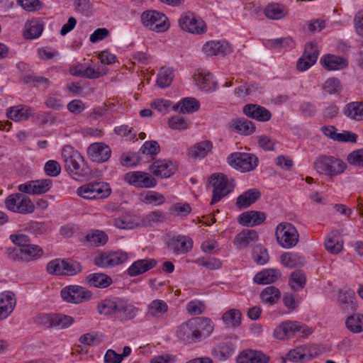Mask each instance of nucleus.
<instances>
[{
  "label": "nucleus",
  "mask_w": 363,
  "mask_h": 363,
  "mask_svg": "<svg viewBox=\"0 0 363 363\" xmlns=\"http://www.w3.org/2000/svg\"><path fill=\"white\" fill-rule=\"evenodd\" d=\"M299 322L288 320L279 325L274 332V335L277 339L283 340L286 337L290 338L297 333Z\"/></svg>",
  "instance_id": "nucleus-30"
},
{
  "label": "nucleus",
  "mask_w": 363,
  "mask_h": 363,
  "mask_svg": "<svg viewBox=\"0 0 363 363\" xmlns=\"http://www.w3.org/2000/svg\"><path fill=\"white\" fill-rule=\"evenodd\" d=\"M209 185L213 188L212 199L210 203L213 205L220 201L233 191L234 185L224 174L214 173L208 179Z\"/></svg>",
  "instance_id": "nucleus-3"
},
{
  "label": "nucleus",
  "mask_w": 363,
  "mask_h": 363,
  "mask_svg": "<svg viewBox=\"0 0 363 363\" xmlns=\"http://www.w3.org/2000/svg\"><path fill=\"white\" fill-rule=\"evenodd\" d=\"M261 196V192L257 189H250L240 194L236 199L235 205L239 209L248 208Z\"/></svg>",
  "instance_id": "nucleus-28"
},
{
  "label": "nucleus",
  "mask_w": 363,
  "mask_h": 363,
  "mask_svg": "<svg viewBox=\"0 0 363 363\" xmlns=\"http://www.w3.org/2000/svg\"><path fill=\"white\" fill-rule=\"evenodd\" d=\"M213 330L211 319L204 317H196L182 324L177 332V337L188 343L201 341L208 337Z\"/></svg>",
  "instance_id": "nucleus-1"
},
{
  "label": "nucleus",
  "mask_w": 363,
  "mask_h": 363,
  "mask_svg": "<svg viewBox=\"0 0 363 363\" xmlns=\"http://www.w3.org/2000/svg\"><path fill=\"white\" fill-rule=\"evenodd\" d=\"M165 220L164 213L160 211H153L142 218V224L145 227H152L156 224L162 223Z\"/></svg>",
  "instance_id": "nucleus-47"
},
{
  "label": "nucleus",
  "mask_w": 363,
  "mask_h": 363,
  "mask_svg": "<svg viewBox=\"0 0 363 363\" xmlns=\"http://www.w3.org/2000/svg\"><path fill=\"white\" fill-rule=\"evenodd\" d=\"M167 246L175 255H184L191 250L193 240L189 236L174 235L169 239Z\"/></svg>",
  "instance_id": "nucleus-18"
},
{
  "label": "nucleus",
  "mask_w": 363,
  "mask_h": 363,
  "mask_svg": "<svg viewBox=\"0 0 363 363\" xmlns=\"http://www.w3.org/2000/svg\"><path fill=\"white\" fill-rule=\"evenodd\" d=\"M73 323L74 318L69 315L62 313H53L52 328L65 329L71 326Z\"/></svg>",
  "instance_id": "nucleus-51"
},
{
  "label": "nucleus",
  "mask_w": 363,
  "mask_h": 363,
  "mask_svg": "<svg viewBox=\"0 0 363 363\" xmlns=\"http://www.w3.org/2000/svg\"><path fill=\"white\" fill-rule=\"evenodd\" d=\"M347 329L354 333H359L363 331V315L354 313L349 316L345 322Z\"/></svg>",
  "instance_id": "nucleus-45"
},
{
  "label": "nucleus",
  "mask_w": 363,
  "mask_h": 363,
  "mask_svg": "<svg viewBox=\"0 0 363 363\" xmlns=\"http://www.w3.org/2000/svg\"><path fill=\"white\" fill-rule=\"evenodd\" d=\"M252 259L257 264H264L269 260L267 250L261 245H257L252 250Z\"/></svg>",
  "instance_id": "nucleus-54"
},
{
  "label": "nucleus",
  "mask_w": 363,
  "mask_h": 363,
  "mask_svg": "<svg viewBox=\"0 0 363 363\" xmlns=\"http://www.w3.org/2000/svg\"><path fill=\"white\" fill-rule=\"evenodd\" d=\"M168 304L162 299L152 300L146 307L145 318L148 320L161 319L168 311Z\"/></svg>",
  "instance_id": "nucleus-21"
},
{
  "label": "nucleus",
  "mask_w": 363,
  "mask_h": 363,
  "mask_svg": "<svg viewBox=\"0 0 363 363\" xmlns=\"http://www.w3.org/2000/svg\"><path fill=\"white\" fill-rule=\"evenodd\" d=\"M190 122L184 117L177 115L171 117L168 121L169 128L174 130H183L189 128Z\"/></svg>",
  "instance_id": "nucleus-60"
},
{
  "label": "nucleus",
  "mask_w": 363,
  "mask_h": 363,
  "mask_svg": "<svg viewBox=\"0 0 363 363\" xmlns=\"http://www.w3.org/2000/svg\"><path fill=\"white\" fill-rule=\"evenodd\" d=\"M150 171L156 177L169 178L177 171V164L171 160H156L150 166Z\"/></svg>",
  "instance_id": "nucleus-17"
},
{
  "label": "nucleus",
  "mask_w": 363,
  "mask_h": 363,
  "mask_svg": "<svg viewBox=\"0 0 363 363\" xmlns=\"http://www.w3.org/2000/svg\"><path fill=\"white\" fill-rule=\"evenodd\" d=\"M243 113L247 117L260 122H267L272 118L271 112L258 104H249L244 106Z\"/></svg>",
  "instance_id": "nucleus-20"
},
{
  "label": "nucleus",
  "mask_w": 363,
  "mask_h": 363,
  "mask_svg": "<svg viewBox=\"0 0 363 363\" xmlns=\"http://www.w3.org/2000/svg\"><path fill=\"white\" fill-rule=\"evenodd\" d=\"M320 130L326 137L335 142L356 143L357 141V134L345 130L338 133L337 128L334 125H324Z\"/></svg>",
  "instance_id": "nucleus-14"
},
{
  "label": "nucleus",
  "mask_w": 363,
  "mask_h": 363,
  "mask_svg": "<svg viewBox=\"0 0 363 363\" xmlns=\"http://www.w3.org/2000/svg\"><path fill=\"white\" fill-rule=\"evenodd\" d=\"M276 237L278 243L286 249L296 246L299 239L296 228L289 223H281L277 226Z\"/></svg>",
  "instance_id": "nucleus-6"
},
{
  "label": "nucleus",
  "mask_w": 363,
  "mask_h": 363,
  "mask_svg": "<svg viewBox=\"0 0 363 363\" xmlns=\"http://www.w3.org/2000/svg\"><path fill=\"white\" fill-rule=\"evenodd\" d=\"M104 340V335L101 333H86L82 335L79 342L82 344L94 346L100 344Z\"/></svg>",
  "instance_id": "nucleus-61"
},
{
  "label": "nucleus",
  "mask_w": 363,
  "mask_h": 363,
  "mask_svg": "<svg viewBox=\"0 0 363 363\" xmlns=\"http://www.w3.org/2000/svg\"><path fill=\"white\" fill-rule=\"evenodd\" d=\"M123 180L128 184L136 188L150 189L156 186L157 180L149 173L141 171H133L125 173Z\"/></svg>",
  "instance_id": "nucleus-11"
},
{
  "label": "nucleus",
  "mask_w": 363,
  "mask_h": 363,
  "mask_svg": "<svg viewBox=\"0 0 363 363\" xmlns=\"http://www.w3.org/2000/svg\"><path fill=\"white\" fill-rule=\"evenodd\" d=\"M320 62L329 71L342 69L348 66V61L345 58L330 54L324 55Z\"/></svg>",
  "instance_id": "nucleus-26"
},
{
  "label": "nucleus",
  "mask_w": 363,
  "mask_h": 363,
  "mask_svg": "<svg viewBox=\"0 0 363 363\" xmlns=\"http://www.w3.org/2000/svg\"><path fill=\"white\" fill-rule=\"evenodd\" d=\"M139 311V308L128 303V301L124 299L118 320L123 323L131 320L138 315Z\"/></svg>",
  "instance_id": "nucleus-42"
},
{
  "label": "nucleus",
  "mask_w": 363,
  "mask_h": 363,
  "mask_svg": "<svg viewBox=\"0 0 363 363\" xmlns=\"http://www.w3.org/2000/svg\"><path fill=\"white\" fill-rule=\"evenodd\" d=\"M354 294L352 291H340L338 295V304L342 311L352 312L357 309Z\"/></svg>",
  "instance_id": "nucleus-35"
},
{
  "label": "nucleus",
  "mask_w": 363,
  "mask_h": 363,
  "mask_svg": "<svg viewBox=\"0 0 363 363\" xmlns=\"http://www.w3.org/2000/svg\"><path fill=\"white\" fill-rule=\"evenodd\" d=\"M140 198L143 203L147 204H153L155 206H160L165 202V197L164 195L154 191L144 192L140 194Z\"/></svg>",
  "instance_id": "nucleus-46"
},
{
  "label": "nucleus",
  "mask_w": 363,
  "mask_h": 363,
  "mask_svg": "<svg viewBox=\"0 0 363 363\" xmlns=\"http://www.w3.org/2000/svg\"><path fill=\"white\" fill-rule=\"evenodd\" d=\"M62 157L65 162V170L72 174L75 179L89 174L90 171L84 164L81 154L70 145H65L62 150Z\"/></svg>",
  "instance_id": "nucleus-2"
},
{
  "label": "nucleus",
  "mask_w": 363,
  "mask_h": 363,
  "mask_svg": "<svg viewBox=\"0 0 363 363\" xmlns=\"http://www.w3.org/2000/svg\"><path fill=\"white\" fill-rule=\"evenodd\" d=\"M160 150V145L155 140L145 142L140 149L141 153L147 155H156L159 153Z\"/></svg>",
  "instance_id": "nucleus-62"
},
{
  "label": "nucleus",
  "mask_w": 363,
  "mask_h": 363,
  "mask_svg": "<svg viewBox=\"0 0 363 363\" xmlns=\"http://www.w3.org/2000/svg\"><path fill=\"white\" fill-rule=\"evenodd\" d=\"M258 240V234L255 230L245 229L238 233L234 240L235 245L240 249L246 248Z\"/></svg>",
  "instance_id": "nucleus-33"
},
{
  "label": "nucleus",
  "mask_w": 363,
  "mask_h": 363,
  "mask_svg": "<svg viewBox=\"0 0 363 363\" xmlns=\"http://www.w3.org/2000/svg\"><path fill=\"white\" fill-rule=\"evenodd\" d=\"M230 45L226 41H209L203 46V52L208 56L227 55L232 52Z\"/></svg>",
  "instance_id": "nucleus-22"
},
{
  "label": "nucleus",
  "mask_w": 363,
  "mask_h": 363,
  "mask_svg": "<svg viewBox=\"0 0 363 363\" xmlns=\"http://www.w3.org/2000/svg\"><path fill=\"white\" fill-rule=\"evenodd\" d=\"M8 118L15 121H26L33 116L32 109L29 107H11L6 113Z\"/></svg>",
  "instance_id": "nucleus-41"
},
{
  "label": "nucleus",
  "mask_w": 363,
  "mask_h": 363,
  "mask_svg": "<svg viewBox=\"0 0 363 363\" xmlns=\"http://www.w3.org/2000/svg\"><path fill=\"white\" fill-rule=\"evenodd\" d=\"M340 233L337 230L331 231L325 240V247L330 253L336 255L342 250V245L340 242Z\"/></svg>",
  "instance_id": "nucleus-37"
},
{
  "label": "nucleus",
  "mask_w": 363,
  "mask_h": 363,
  "mask_svg": "<svg viewBox=\"0 0 363 363\" xmlns=\"http://www.w3.org/2000/svg\"><path fill=\"white\" fill-rule=\"evenodd\" d=\"M86 284L94 288L106 289L112 284V278L104 273H91L85 277Z\"/></svg>",
  "instance_id": "nucleus-27"
},
{
  "label": "nucleus",
  "mask_w": 363,
  "mask_h": 363,
  "mask_svg": "<svg viewBox=\"0 0 363 363\" xmlns=\"http://www.w3.org/2000/svg\"><path fill=\"white\" fill-rule=\"evenodd\" d=\"M267 18L272 20H279L286 16V11L284 6L278 3L269 4L264 10Z\"/></svg>",
  "instance_id": "nucleus-40"
},
{
  "label": "nucleus",
  "mask_w": 363,
  "mask_h": 363,
  "mask_svg": "<svg viewBox=\"0 0 363 363\" xmlns=\"http://www.w3.org/2000/svg\"><path fill=\"white\" fill-rule=\"evenodd\" d=\"M174 77V70L169 67H162L157 74V84L160 88L168 87Z\"/></svg>",
  "instance_id": "nucleus-44"
},
{
  "label": "nucleus",
  "mask_w": 363,
  "mask_h": 363,
  "mask_svg": "<svg viewBox=\"0 0 363 363\" xmlns=\"http://www.w3.org/2000/svg\"><path fill=\"white\" fill-rule=\"evenodd\" d=\"M181 28L194 34H202L206 32L205 22L193 13H186L179 19Z\"/></svg>",
  "instance_id": "nucleus-13"
},
{
  "label": "nucleus",
  "mask_w": 363,
  "mask_h": 363,
  "mask_svg": "<svg viewBox=\"0 0 363 363\" xmlns=\"http://www.w3.org/2000/svg\"><path fill=\"white\" fill-rule=\"evenodd\" d=\"M306 284V277L304 273L301 271L294 272L290 278V284L294 290L303 289Z\"/></svg>",
  "instance_id": "nucleus-59"
},
{
  "label": "nucleus",
  "mask_w": 363,
  "mask_h": 363,
  "mask_svg": "<svg viewBox=\"0 0 363 363\" xmlns=\"http://www.w3.org/2000/svg\"><path fill=\"white\" fill-rule=\"evenodd\" d=\"M281 273L276 269H265L257 273L254 281L258 284H269L279 280Z\"/></svg>",
  "instance_id": "nucleus-32"
},
{
  "label": "nucleus",
  "mask_w": 363,
  "mask_h": 363,
  "mask_svg": "<svg viewBox=\"0 0 363 363\" xmlns=\"http://www.w3.org/2000/svg\"><path fill=\"white\" fill-rule=\"evenodd\" d=\"M228 162L231 167L242 172L253 170L258 164L257 157L250 153L235 152L228 157Z\"/></svg>",
  "instance_id": "nucleus-10"
},
{
  "label": "nucleus",
  "mask_w": 363,
  "mask_h": 363,
  "mask_svg": "<svg viewBox=\"0 0 363 363\" xmlns=\"http://www.w3.org/2000/svg\"><path fill=\"white\" fill-rule=\"evenodd\" d=\"M343 114L350 120L361 121L363 120V101H352L342 108Z\"/></svg>",
  "instance_id": "nucleus-31"
},
{
  "label": "nucleus",
  "mask_w": 363,
  "mask_h": 363,
  "mask_svg": "<svg viewBox=\"0 0 363 363\" xmlns=\"http://www.w3.org/2000/svg\"><path fill=\"white\" fill-rule=\"evenodd\" d=\"M82 271L80 262L72 259H65L63 275L74 276Z\"/></svg>",
  "instance_id": "nucleus-56"
},
{
  "label": "nucleus",
  "mask_w": 363,
  "mask_h": 363,
  "mask_svg": "<svg viewBox=\"0 0 363 363\" xmlns=\"http://www.w3.org/2000/svg\"><path fill=\"white\" fill-rule=\"evenodd\" d=\"M87 155L93 162H104L110 158L111 150L104 143H94L88 147Z\"/></svg>",
  "instance_id": "nucleus-19"
},
{
  "label": "nucleus",
  "mask_w": 363,
  "mask_h": 363,
  "mask_svg": "<svg viewBox=\"0 0 363 363\" xmlns=\"http://www.w3.org/2000/svg\"><path fill=\"white\" fill-rule=\"evenodd\" d=\"M318 50L316 45L312 42L307 43L302 56L297 61V69L299 71H306L317 61Z\"/></svg>",
  "instance_id": "nucleus-16"
},
{
  "label": "nucleus",
  "mask_w": 363,
  "mask_h": 363,
  "mask_svg": "<svg viewBox=\"0 0 363 363\" xmlns=\"http://www.w3.org/2000/svg\"><path fill=\"white\" fill-rule=\"evenodd\" d=\"M21 81L24 84L33 83L35 86H42L44 88H47L50 85V81L48 78L41 76H35L33 74H25L21 77Z\"/></svg>",
  "instance_id": "nucleus-58"
},
{
  "label": "nucleus",
  "mask_w": 363,
  "mask_h": 363,
  "mask_svg": "<svg viewBox=\"0 0 363 363\" xmlns=\"http://www.w3.org/2000/svg\"><path fill=\"white\" fill-rule=\"evenodd\" d=\"M157 264V260L152 258L138 259L128 267L127 273L130 277H136L152 269Z\"/></svg>",
  "instance_id": "nucleus-23"
},
{
  "label": "nucleus",
  "mask_w": 363,
  "mask_h": 363,
  "mask_svg": "<svg viewBox=\"0 0 363 363\" xmlns=\"http://www.w3.org/2000/svg\"><path fill=\"white\" fill-rule=\"evenodd\" d=\"M5 205L9 211L21 214L31 213L35 210L30 199L21 193L9 195L5 200Z\"/></svg>",
  "instance_id": "nucleus-7"
},
{
  "label": "nucleus",
  "mask_w": 363,
  "mask_h": 363,
  "mask_svg": "<svg viewBox=\"0 0 363 363\" xmlns=\"http://www.w3.org/2000/svg\"><path fill=\"white\" fill-rule=\"evenodd\" d=\"M200 104L199 101L192 97L182 99L177 104L173 106V110L179 113H192L199 110Z\"/></svg>",
  "instance_id": "nucleus-34"
},
{
  "label": "nucleus",
  "mask_w": 363,
  "mask_h": 363,
  "mask_svg": "<svg viewBox=\"0 0 363 363\" xmlns=\"http://www.w3.org/2000/svg\"><path fill=\"white\" fill-rule=\"evenodd\" d=\"M280 298L281 292L279 289L274 286H267L260 294L262 301L269 306L276 304Z\"/></svg>",
  "instance_id": "nucleus-39"
},
{
  "label": "nucleus",
  "mask_w": 363,
  "mask_h": 363,
  "mask_svg": "<svg viewBox=\"0 0 363 363\" xmlns=\"http://www.w3.org/2000/svg\"><path fill=\"white\" fill-rule=\"evenodd\" d=\"M323 90L330 95L339 94L342 90V84L337 78L328 79L323 86Z\"/></svg>",
  "instance_id": "nucleus-53"
},
{
  "label": "nucleus",
  "mask_w": 363,
  "mask_h": 363,
  "mask_svg": "<svg viewBox=\"0 0 363 363\" xmlns=\"http://www.w3.org/2000/svg\"><path fill=\"white\" fill-rule=\"evenodd\" d=\"M233 354V350L228 343L222 342L215 347L212 350V355L220 361H225Z\"/></svg>",
  "instance_id": "nucleus-49"
},
{
  "label": "nucleus",
  "mask_w": 363,
  "mask_h": 363,
  "mask_svg": "<svg viewBox=\"0 0 363 363\" xmlns=\"http://www.w3.org/2000/svg\"><path fill=\"white\" fill-rule=\"evenodd\" d=\"M315 170L320 174L336 176L344 172L347 164L333 156H320L314 162Z\"/></svg>",
  "instance_id": "nucleus-4"
},
{
  "label": "nucleus",
  "mask_w": 363,
  "mask_h": 363,
  "mask_svg": "<svg viewBox=\"0 0 363 363\" xmlns=\"http://www.w3.org/2000/svg\"><path fill=\"white\" fill-rule=\"evenodd\" d=\"M281 262L283 265L289 268H294L302 266L305 263V259L303 256L293 252H285L280 257Z\"/></svg>",
  "instance_id": "nucleus-43"
},
{
  "label": "nucleus",
  "mask_w": 363,
  "mask_h": 363,
  "mask_svg": "<svg viewBox=\"0 0 363 363\" xmlns=\"http://www.w3.org/2000/svg\"><path fill=\"white\" fill-rule=\"evenodd\" d=\"M266 219L262 212L250 211L242 213L238 218V222L245 226L252 227L263 223Z\"/></svg>",
  "instance_id": "nucleus-29"
},
{
  "label": "nucleus",
  "mask_w": 363,
  "mask_h": 363,
  "mask_svg": "<svg viewBox=\"0 0 363 363\" xmlns=\"http://www.w3.org/2000/svg\"><path fill=\"white\" fill-rule=\"evenodd\" d=\"M234 128L237 132L243 135H250L255 130L254 123L245 118H240L234 122Z\"/></svg>",
  "instance_id": "nucleus-52"
},
{
  "label": "nucleus",
  "mask_w": 363,
  "mask_h": 363,
  "mask_svg": "<svg viewBox=\"0 0 363 363\" xmlns=\"http://www.w3.org/2000/svg\"><path fill=\"white\" fill-rule=\"evenodd\" d=\"M43 30V26L38 22H31L26 24V30L24 32V37L26 39H35L39 38Z\"/></svg>",
  "instance_id": "nucleus-55"
},
{
  "label": "nucleus",
  "mask_w": 363,
  "mask_h": 363,
  "mask_svg": "<svg viewBox=\"0 0 363 363\" xmlns=\"http://www.w3.org/2000/svg\"><path fill=\"white\" fill-rule=\"evenodd\" d=\"M194 262L211 270L219 269L222 265L221 262L214 257H210L207 259L205 258H198Z\"/></svg>",
  "instance_id": "nucleus-64"
},
{
  "label": "nucleus",
  "mask_w": 363,
  "mask_h": 363,
  "mask_svg": "<svg viewBox=\"0 0 363 363\" xmlns=\"http://www.w3.org/2000/svg\"><path fill=\"white\" fill-rule=\"evenodd\" d=\"M8 253L9 257L12 259L30 262L40 257L43 255V250L38 245H30L9 248Z\"/></svg>",
  "instance_id": "nucleus-12"
},
{
  "label": "nucleus",
  "mask_w": 363,
  "mask_h": 363,
  "mask_svg": "<svg viewBox=\"0 0 363 363\" xmlns=\"http://www.w3.org/2000/svg\"><path fill=\"white\" fill-rule=\"evenodd\" d=\"M212 143L204 140L196 143L191 150L190 154L194 158L204 157L212 149Z\"/></svg>",
  "instance_id": "nucleus-48"
},
{
  "label": "nucleus",
  "mask_w": 363,
  "mask_h": 363,
  "mask_svg": "<svg viewBox=\"0 0 363 363\" xmlns=\"http://www.w3.org/2000/svg\"><path fill=\"white\" fill-rule=\"evenodd\" d=\"M86 240L91 245L98 247L104 245L108 241V236L104 232L96 230L94 233L88 234L86 236Z\"/></svg>",
  "instance_id": "nucleus-57"
},
{
  "label": "nucleus",
  "mask_w": 363,
  "mask_h": 363,
  "mask_svg": "<svg viewBox=\"0 0 363 363\" xmlns=\"http://www.w3.org/2000/svg\"><path fill=\"white\" fill-rule=\"evenodd\" d=\"M348 163L358 167H363V148L351 152L347 157Z\"/></svg>",
  "instance_id": "nucleus-63"
},
{
  "label": "nucleus",
  "mask_w": 363,
  "mask_h": 363,
  "mask_svg": "<svg viewBox=\"0 0 363 363\" xmlns=\"http://www.w3.org/2000/svg\"><path fill=\"white\" fill-rule=\"evenodd\" d=\"M236 361L237 363H268L269 357L261 351L246 350L239 354Z\"/></svg>",
  "instance_id": "nucleus-24"
},
{
  "label": "nucleus",
  "mask_w": 363,
  "mask_h": 363,
  "mask_svg": "<svg viewBox=\"0 0 363 363\" xmlns=\"http://www.w3.org/2000/svg\"><path fill=\"white\" fill-rule=\"evenodd\" d=\"M318 354L315 353L314 355L310 352V349L306 346L297 347L295 349L291 350L286 354V359L283 361L286 363V360H289L293 362H302L305 360V358L308 355L309 357L306 359L308 360L312 357L316 356Z\"/></svg>",
  "instance_id": "nucleus-36"
},
{
  "label": "nucleus",
  "mask_w": 363,
  "mask_h": 363,
  "mask_svg": "<svg viewBox=\"0 0 363 363\" xmlns=\"http://www.w3.org/2000/svg\"><path fill=\"white\" fill-rule=\"evenodd\" d=\"M16 305L15 295L11 291L0 294V320L6 318L14 310Z\"/></svg>",
  "instance_id": "nucleus-25"
},
{
  "label": "nucleus",
  "mask_w": 363,
  "mask_h": 363,
  "mask_svg": "<svg viewBox=\"0 0 363 363\" xmlns=\"http://www.w3.org/2000/svg\"><path fill=\"white\" fill-rule=\"evenodd\" d=\"M194 81L200 89L211 91L215 86V82L211 73L199 72L194 75Z\"/></svg>",
  "instance_id": "nucleus-38"
},
{
  "label": "nucleus",
  "mask_w": 363,
  "mask_h": 363,
  "mask_svg": "<svg viewBox=\"0 0 363 363\" xmlns=\"http://www.w3.org/2000/svg\"><path fill=\"white\" fill-rule=\"evenodd\" d=\"M242 314L238 309H230L223 315V320L229 327H238L241 323Z\"/></svg>",
  "instance_id": "nucleus-50"
},
{
  "label": "nucleus",
  "mask_w": 363,
  "mask_h": 363,
  "mask_svg": "<svg viewBox=\"0 0 363 363\" xmlns=\"http://www.w3.org/2000/svg\"><path fill=\"white\" fill-rule=\"evenodd\" d=\"M60 295L65 301L74 304L89 301L93 296L91 291L78 285H69L63 288Z\"/></svg>",
  "instance_id": "nucleus-9"
},
{
  "label": "nucleus",
  "mask_w": 363,
  "mask_h": 363,
  "mask_svg": "<svg viewBox=\"0 0 363 363\" xmlns=\"http://www.w3.org/2000/svg\"><path fill=\"white\" fill-rule=\"evenodd\" d=\"M111 192L109 185L105 182H89L77 189L79 196L85 199H101L107 198Z\"/></svg>",
  "instance_id": "nucleus-5"
},
{
  "label": "nucleus",
  "mask_w": 363,
  "mask_h": 363,
  "mask_svg": "<svg viewBox=\"0 0 363 363\" xmlns=\"http://www.w3.org/2000/svg\"><path fill=\"white\" fill-rule=\"evenodd\" d=\"M52 186L50 179L31 180L18 186L19 191L28 194H43L48 192Z\"/></svg>",
  "instance_id": "nucleus-15"
},
{
  "label": "nucleus",
  "mask_w": 363,
  "mask_h": 363,
  "mask_svg": "<svg viewBox=\"0 0 363 363\" xmlns=\"http://www.w3.org/2000/svg\"><path fill=\"white\" fill-rule=\"evenodd\" d=\"M142 24L156 32H164L169 28L167 17L155 10L144 11L141 15Z\"/></svg>",
  "instance_id": "nucleus-8"
}]
</instances>
